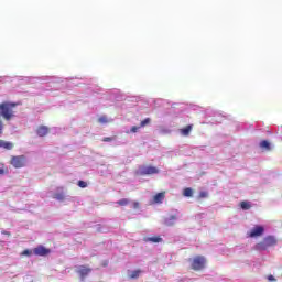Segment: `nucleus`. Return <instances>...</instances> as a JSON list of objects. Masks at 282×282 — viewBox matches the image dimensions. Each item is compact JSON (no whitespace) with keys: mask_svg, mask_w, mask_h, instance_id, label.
Segmentation results:
<instances>
[{"mask_svg":"<svg viewBox=\"0 0 282 282\" xmlns=\"http://www.w3.org/2000/svg\"><path fill=\"white\" fill-rule=\"evenodd\" d=\"M17 102H10V101H4L2 104H0V116H2V118L4 120H10L11 118L14 117V107H17Z\"/></svg>","mask_w":282,"mask_h":282,"instance_id":"obj_1","label":"nucleus"},{"mask_svg":"<svg viewBox=\"0 0 282 282\" xmlns=\"http://www.w3.org/2000/svg\"><path fill=\"white\" fill-rule=\"evenodd\" d=\"M276 245V238L274 236H267L262 241L258 242L254 246V250L263 251L268 250V248H272Z\"/></svg>","mask_w":282,"mask_h":282,"instance_id":"obj_2","label":"nucleus"},{"mask_svg":"<svg viewBox=\"0 0 282 282\" xmlns=\"http://www.w3.org/2000/svg\"><path fill=\"white\" fill-rule=\"evenodd\" d=\"M191 268L195 272H199V270H204L206 268V258L203 256H196L194 259H189Z\"/></svg>","mask_w":282,"mask_h":282,"instance_id":"obj_3","label":"nucleus"},{"mask_svg":"<svg viewBox=\"0 0 282 282\" xmlns=\"http://www.w3.org/2000/svg\"><path fill=\"white\" fill-rule=\"evenodd\" d=\"M28 162L25 155L11 156L10 164L13 169H23Z\"/></svg>","mask_w":282,"mask_h":282,"instance_id":"obj_4","label":"nucleus"},{"mask_svg":"<svg viewBox=\"0 0 282 282\" xmlns=\"http://www.w3.org/2000/svg\"><path fill=\"white\" fill-rule=\"evenodd\" d=\"M160 170L155 166H141L139 167L138 175H158Z\"/></svg>","mask_w":282,"mask_h":282,"instance_id":"obj_5","label":"nucleus"},{"mask_svg":"<svg viewBox=\"0 0 282 282\" xmlns=\"http://www.w3.org/2000/svg\"><path fill=\"white\" fill-rule=\"evenodd\" d=\"M265 232V228L263 226H256L251 231L249 232V237L254 238V237H261Z\"/></svg>","mask_w":282,"mask_h":282,"instance_id":"obj_6","label":"nucleus"},{"mask_svg":"<svg viewBox=\"0 0 282 282\" xmlns=\"http://www.w3.org/2000/svg\"><path fill=\"white\" fill-rule=\"evenodd\" d=\"M33 252L36 254V257H47V254H50V249L39 246L33 250Z\"/></svg>","mask_w":282,"mask_h":282,"instance_id":"obj_7","label":"nucleus"},{"mask_svg":"<svg viewBox=\"0 0 282 282\" xmlns=\"http://www.w3.org/2000/svg\"><path fill=\"white\" fill-rule=\"evenodd\" d=\"M91 272V268L80 265L77 270V274H79L82 281H85V278Z\"/></svg>","mask_w":282,"mask_h":282,"instance_id":"obj_8","label":"nucleus"},{"mask_svg":"<svg viewBox=\"0 0 282 282\" xmlns=\"http://www.w3.org/2000/svg\"><path fill=\"white\" fill-rule=\"evenodd\" d=\"M36 133L40 138H45V135H47V133H50V128H47V126H40L36 129Z\"/></svg>","mask_w":282,"mask_h":282,"instance_id":"obj_9","label":"nucleus"},{"mask_svg":"<svg viewBox=\"0 0 282 282\" xmlns=\"http://www.w3.org/2000/svg\"><path fill=\"white\" fill-rule=\"evenodd\" d=\"M0 149H6V151H12V149H14V143L0 139Z\"/></svg>","mask_w":282,"mask_h":282,"instance_id":"obj_10","label":"nucleus"},{"mask_svg":"<svg viewBox=\"0 0 282 282\" xmlns=\"http://www.w3.org/2000/svg\"><path fill=\"white\" fill-rule=\"evenodd\" d=\"M143 241L147 243H162V237L160 236H154V237H145L143 238Z\"/></svg>","mask_w":282,"mask_h":282,"instance_id":"obj_11","label":"nucleus"},{"mask_svg":"<svg viewBox=\"0 0 282 282\" xmlns=\"http://www.w3.org/2000/svg\"><path fill=\"white\" fill-rule=\"evenodd\" d=\"M192 131H193V124H188L185 128L180 129L181 135H184L185 138H188Z\"/></svg>","mask_w":282,"mask_h":282,"instance_id":"obj_12","label":"nucleus"},{"mask_svg":"<svg viewBox=\"0 0 282 282\" xmlns=\"http://www.w3.org/2000/svg\"><path fill=\"white\" fill-rule=\"evenodd\" d=\"M166 197V194L164 192H161V193H158L153 200H154V204H162V202H164V198Z\"/></svg>","mask_w":282,"mask_h":282,"instance_id":"obj_13","label":"nucleus"},{"mask_svg":"<svg viewBox=\"0 0 282 282\" xmlns=\"http://www.w3.org/2000/svg\"><path fill=\"white\" fill-rule=\"evenodd\" d=\"M260 149H264L265 151H270L272 148L270 147V142L268 140H263L260 142Z\"/></svg>","mask_w":282,"mask_h":282,"instance_id":"obj_14","label":"nucleus"},{"mask_svg":"<svg viewBox=\"0 0 282 282\" xmlns=\"http://www.w3.org/2000/svg\"><path fill=\"white\" fill-rule=\"evenodd\" d=\"M240 208H241L242 210H250V208H252V205H250V203L247 202V200H242V202L240 203Z\"/></svg>","mask_w":282,"mask_h":282,"instance_id":"obj_15","label":"nucleus"},{"mask_svg":"<svg viewBox=\"0 0 282 282\" xmlns=\"http://www.w3.org/2000/svg\"><path fill=\"white\" fill-rule=\"evenodd\" d=\"M142 274L141 270L132 271V273L129 275V279H138Z\"/></svg>","mask_w":282,"mask_h":282,"instance_id":"obj_16","label":"nucleus"},{"mask_svg":"<svg viewBox=\"0 0 282 282\" xmlns=\"http://www.w3.org/2000/svg\"><path fill=\"white\" fill-rule=\"evenodd\" d=\"M184 197H191L193 195V188L187 187L183 191Z\"/></svg>","mask_w":282,"mask_h":282,"instance_id":"obj_17","label":"nucleus"},{"mask_svg":"<svg viewBox=\"0 0 282 282\" xmlns=\"http://www.w3.org/2000/svg\"><path fill=\"white\" fill-rule=\"evenodd\" d=\"M129 203H130L129 198H122V199L117 202V204L119 206H129Z\"/></svg>","mask_w":282,"mask_h":282,"instance_id":"obj_18","label":"nucleus"},{"mask_svg":"<svg viewBox=\"0 0 282 282\" xmlns=\"http://www.w3.org/2000/svg\"><path fill=\"white\" fill-rule=\"evenodd\" d=\"M54 199H58L59 202H63V199H65V195L61 194V193H56L53 195Z\"/></svg>","mask_w":282,"mask_h":282,"instance_id":"obj_19","label":"nucleus"},{"mask_svg":"<svg viewBox=\"0 0 282 282\" xmlns=\"http://www.w3.org/2000/svg\"><path fill=\"white\" fill-rule=\"evenodd\" d=\"M98 122L100 124H107L109 122V120L107 119V117L101 116V117H99Z\"/></svg>","mask_w":282,"mask_h":282,"instance_id":"obj_20","label":"nucleus"},{"mask_svg":"<svg viewBox=\"0 0 282 282\" xmlns=\"http://www.w3.org/2000/svg\"><path fill=\"white\" fill-rule=\"evenodd\" d=\"M151 123V118H145L140 122V127H147V124Z\"/></svg>","mask_w":282,"mask_h":282,"instance_id":"obj_21","label":"nucleus"},{"mask_svg":"<svg viewBox=\"0 0 282 282\" xmlns=\"http://www.w3.org/2000/svg\"><path fill=\"white\" fill-rule=\"evenodd\" d=\"M21 254H22V257H32V250L26 249V250L22 251Z\"/></svg>","mask_w":282,"mask_h":282,"instance_id":"obj_22","label":"nucleus"},{"mask_svg":"<svg viewBox=\"0 0 282 282\" xmlns=\"http://www.w3.org/2000/svg\"><path fill=\"white\" fill-rule=\"evenodd\" d=\"M206 197H208V192H200V193L198 194V198H199V199H204V198H206Z\"/></svg>","mask_w":282,"mask_h":282,"instance_id":"obj_23","label":"nucleus"},{"mask_svg":"<svg viewBox=\"0 0 282 282\" xmlns=\"http://www.w3.org/2000/svg\"><path fill=\"white\" fill-rule=\"evenodd\" d=\"M79 188H87V182L85 181H78Z\"/></svg>","mask_w":282,"mask_h":282,"instance_id":"obj_24","label":"nucleus"},{"mask_svg":"<svg viewBox=\"0 0 282 282\" xmlns=\"http://www.w3.org/2000/svg\"><path fill=\"white\" fill-rule=\"evenodd\" d=\"M112 141H113V138H111V137H105L102 139V142H112Z\"/></svg>","mask_w":282,"mask_h":282,"instance_id":"obj_25","label":"nucleus"},{"mask_svg":"<svg viewBox=\"0 0 282 282\" xmlns=\"http://www.w3.org/2000/svg\"><path fill=\"white\" fill-rule=\"evenodd\" d=\"M132 206H133L134 210H138V208H140V203L134 202V203L132 204Z\"/></svg>","mask_w":282,"mask_h":282,"instance_id":"obj_26","label":"nucleus"},{"mask_svg":"<svg viewBox=\"0 0 282 282\" xmlns=\"http://www.w3.org/2000/svg\"><path fill=\"white\" fill-rule=\"evenodd\" d=\"M138 129H140V128H139V127L133 126V127L131 128V132H132V133H138Z\"/></svg>","mask_w":282,"mask_h":282,"instance_id":"obj_27","label":"nucleus"},{"mask_svg":"<svg viewBox=\"0 0 282 282\" xmlns=\"http://www.w3.org/2000/svg\"><path fill=\"white\" fill-rule=\"evenodd\" d=\"M3 133V121L0 119V135Z\"/></svg>","mask_w":282,"mask_h":282,"instance_id":"obj_28","label":"nucleus"},{"mask_svg":"<svg viewBox=\"0 0 282 282\" xmlns=\"http://www.w3.org/2000/svg\"><path fill=\"white\" fill-rule=\"evenodd\" d=\"M268 281H276V279H274V275H269Z\"/></svg>","mask_w":282,"mask_h":282,"instance_id":"obj_29","label":"nucleus"},{"mask_svg":"<svg viewBox=\"0 0 282 282\" xmlns=\"http://www.w3.org/2000/svg\"><path fill=\"white\" fill-rule=\"evenodd\" d=\"M0 175H6V170L3 167H0Z\"/></svg>","mask_w":282,"mask_h":282,"instance_id":"obj_30","label":"nucleus"},{"mask_svg":"<svg viewBox=\"0 0 282 282\" xmlns=\"http://www.w3.org/2000/svg\"><path fill=\"white\" fill-rule=\"evenodd\" d=\"M2 235H8V237H10V232L9 231H2Z\"/></svg>","mask_w":282,"mask_h":282,"instance_id":"obj_31","label":"nucleus"}]
</instances>
